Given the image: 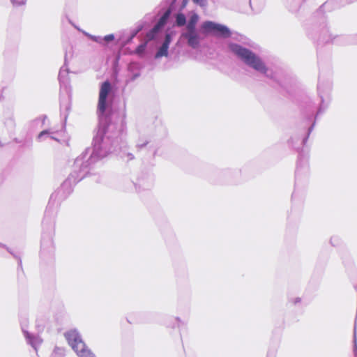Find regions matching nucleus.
I'll use <instances>...</instances> for the list:
<instances>
[{"instance_id":"nucleus-5","label":"nucleus","mask_w":357,"mask_h":357,"mask_svg":"<svg viewBox=\"0 0 357 357\" xmlns=\"http://www.w3.org/2000/svg\"><path fill=\"white\" fill-rule=\"evenodd\" d=\"M124 125L121 123L120 125L115 123V127L106 128L107 134L102 136L106 144L100 142L102 147L107 146L110 151L108 152L102 158L107 156L109 153H116L123 160L127 162L135 158L133 154L128 151L127 143L124 140L126 134L124 133Z\"/></svg>"},{"instance_id":"nucleus-8","label":"nucleus","mask_w":357,"mask_h":357,"mask_svg":"<svg viewBox=\"0 0 357 357\" xmlns=\"http://www.w3.org/2000/svg\"><path fill=\"white\" fill-rule=\"evenodd\" d=\"M204 33H211L216 37L228 38L231 36V31L227 26L212 21H205L202 24Z\"/></svg>"},{"instance_id":"nucleus-25","label":"nucleus","mask_w":357,"mask_h":357,"mask_svg":"<svg viewBox=\"0 0 357 357\" xmlns=\"http://www.w3.org/2000/svg\"><path fill=\"white\" fill-rule=\"evenodd\" d=\"M147 47V42H144L139 44L135 50V54H137L140 57H143L144 56L146 49Z\"/></svg>"},{"instance_id":"nucleus-38","label":"nucleus","mask_w":357,"mask_h":357,"mask_svg":"<svg viewBox=\"0 0 357 357\" xmlns=\"http://www.w3.org/2000/svg\"><path fill=\"white\" fill-rule=\"evenodd\" d=\"M330 241L333 246H336L339 243V238L337 236H333L331 238Z\"/></svg>"},{"instance_id":"nucleus-22","label":"nucleus","mask_w":357,"mask_h":357,"mask_svg":"<svg viewBox=\"0 0 357 357\" xmlns=\"http://www.w3.org/2000/svg\"><path fill=\"white\" fill-rule=\"evenodd\" d=\"M0 247L6 248V250L9 253H10L15 258L17 259V260H18L17 270L18 271L20 269L22 270V259H21L20 256L19 255L16 254V253H14L10 248H8L6 245L1 243V242H0Z\"/></svg>"},{"instance_id":"nucleus-23","label":"nucleus","mask_w":357,"mask_h":357,"mask_svg":"<svg viewBox=\"0 0 357 357\" xmlns=\"http://www.w3.org/2000/svg\"><path fill=\"white\" fill-rule=\"evenodd\" d=\"M0 247L6 248V250L9 253H10L15 258L17 259V260H18L17 270L18 271L20 269L22 270V259H21L20 256L19 255L16 254V253H14L10 248H8L6 245L1 243V242H0Z\"/></svg>"},{"instance_id":"nucleus-7","label":"nucleus","mask_w":357,"mask_h":357,"mask_svg":"<svg viewBox=\"0 0 357 357\" xmlns=\"http://www.w3.org/2000/svg\"><path fill=\"white\" fill-rule=\"evenodd\" d=\"M65 337L78 357H95L94 354L86 345L77 330L66 332Z\"/></svg>"},{"instance_id":"nucleus-48","label":"nucleus","mask_w":357,"mask_h":357,"mask_svg":"<svg viewBox=\"0 0 357 357\" xmlns=\"http://www.w3.org/2000/svg\"><path fill=\"white\" fill-rule=\"evenodd\" d=\"M355 1H357V0H354V1H353V3H354V2H355Z\"/></svg>"},{"instance_id":"nucleus-37","label":"nucleus","mask_w":357,"mask_h":357,"mask_svg":"<svg viewBox=\"0 0 357 357\" xmlns=\"http://www.w3.org/2000/svg\"><path fill=\"white\" fill-rule=\"evenodd\" d=\"M175 320L177 322V327L181 328V326H185L186 325V322L182 321L179 317H175Z\"/></svg>"},{"instance_id":"nucleus-10","label":"nucleus","mask_w":357,"mask_h":357,"mask_svg":"<svg viewBox=\"0 0 357 357\" xmlns=\"http://www.w3.org/2000/svg\"><path fill=\"white\" fill-rule=\"evenodd\" d=\"M181 38L185 39L188 45L192 49H197L200 46L201 36L197 30H186L181 33Z\"/></svg>"},{"instance_id":"nucleus-20","label":"nucleus","mask_w":357,"mask_h":357,"mask_svg":"<svg viewBox=\"0 0 357 357\" xmlns=\"http://www.w3.org/2000/svg\"><path fill=\"white\" fill-rule=\"evenodd\" d=\"M50 138L53 140L59 142V139L54 136V132H50L49 130H44L40 132L38 136L39 140H43L45 138Z\"/></svg>"},{"instance_id":"nucleus-24","label":"nucleus","mask_w":357,"mask_h":357,"mask_svg":"<svg viewBox=\"0 0 357 357\" xmlns=\"http://www.w3.org/2000/svg\"><path fill=\"white\" fill-rule=\"evenodd\" d=\"M149 143V140L148 138L139 137L136 142L135 147L138 151H140L144 147H146Z\"/></svg>"},{"instance_id":"nucleus-40","label":"nucleus","mask_w":357,"mask_h":357,"mask_svg":"<svg viewBox=\"0 0 357 357\" xmlns=\"http://www.w3.org/2000/svg\"><path fill=\"white\" fill-rule=\"evenodd\" d=\"M290 301L294 304V305H297L298 303H300L301 302V298H299V297H296L295 298H291L290 300Z\"/></svg>"},{"instance_id":"nucleus-35","label":"nucleus","mask_w":357,"mask_h":357,"mask_svg":"<svg viewBox=\"0 0 357 357\" xmlns=\"http://www.w3.org/2000/svg\"><path fill=\"white\" fill-rule=\"evenodd\" d=\"M144 26H145V22H139L137 24L136 27L134 29H132V30L134 31H136V33L138 34V33H139L144 29Z\"/></svg>"},{"instance_id":"nucleus-14","label":"nucleus","mask_w":357,"mask_h":357,"mask_svg":"<svg viewBox=\"0 0 357 357\" xmlns=\"http://www.w3.org/2000/svg\"><path fill=\"white\" fill-rule=\"evenodd\" d=\"M3 123L8 130H12L15 128V123L13 119V113L10 109H7L3 112Z\"/></svg>"},{"instance_id":"nucleus-41","label":"nucleus","mask_w":357,"mask_h":357,"mask_svg":"<svg viewBox=\"0 0 357 357\" xmlns=\"http://www.w3.org/2000/svg\"><path fill=\"white\" fill-rule=\"evenodd\" d=\"M195 3L199 4L201 6H204L206 5V0H193Z\"/></svg>"},{"instance_id":"nucleus-28","label":"nucleus","mask_w":357,"mask_h":357,"mask_svg":"<svg viewBox=\"0 0 357 357\" xmlns=\"http://www.w3.org/2000/svg\"><path fill=\"white\" fill-rule=\"evenodd\" d=\"M65 349L61 347H56L51 354L50 357H64Z\"/></svg>"},{"instance_id":"nucleus-44","label":"nucleus","mask_w":357,"mask_h":357,"mask_svg":"<svg viewBox=\"0 0 357 357\" xmlns=\"http://www.w3.org/2000/svg\"><path fill=\"white\" fill-rule=\"evenodd\" d=\"M83 33L86 36L88 37V38H89V36H92L91 34L86 32V31H83Z\"/></svg>"},{"instance_id":"nucleus-1","label":"nucleus","mask_w":357,"mask_h":357,"mask_svg":"<svg viewBox=\"0 0 357 357\" xmlns=\"http://www.w3.org/2000/svg\"><path fill=\"white\" fill-rule=\"evenodd\" d=\"M98 141L92 142V146L88 147L74 162L73 170L69 176L62 183L60 188L52 193L45 211L43 220V233L40 243V257L52 259L54 252L53 236L54 234V211L52 208L56 200L65 199L73 191V185L85 178L93 165L102 159L110 151L107 146L102 147Z\"/></svg>"},{"instance_id":"nucleus-15","label":"nucleus","mask_w":357,"mask_h":357,"mask_svg":"<svg viewBox=\"0 0 357 357\" xmlns=\"http://www.w3.org/2000/svg\"><path fill=\"white\" fill-rule=\"evenodd\" d=\"M142 65L138 62H131L128 65V70L131 73L130 79L134 81L140 76Z\"/></svg>"},{"instance_id":"nucleus-18","label":"nucleus","mask_w":357,"mask_h":357,"mask_svg":"<svg viewBox=\"0 0 357 357\" xmlns=\"http://www.w3.org/2000/svg\"><path fill=\"white\" fill-rule=\"evenodd\" d=\"M70 109V105L69 102V100L67 99L65 102L62 100L60 103V110L61 115L64 116V120L66 121V119L68 115V111Z\"/></svg>"},{"instance_id":"nucleus-9","label":"nucleus","mask_w":357,"mask_h":357,"mask_svg":"<svg viewBox=\"0 0 357 357\" xmlns=\"http://www.w3.org/2000/svg\"><path fill=\"white\" fill-rule=\"evenodd\" d=\"M154 183V176L151 173L146 172L142 174L137 178V182H132V185L135 188L137 192L141 190H150Z\"/></svg>"},{"instance_id":"nucleus-3","label":"nucleus","mask_w":357,"mask_h":357,"mask_svg":"<svg viewBox=\"0 0 357 357\" xmlns=\"http://www.w3.org/2000/svg\"><path fill=\"white\" fill-rule=\"evenodd\" d=\"M354 0H327L313 13L305 24L307 36L317 43V46L329 44L331 33L328 24L326 12H332L348 4Z\"/></svg>"},{"instance_id":"nucleus-6","label":"nucleus","mask_w":357,"mask_h":357,"mask_svg":"<svg viewBox=\"0 0 357 357\" xmlns=\"http://www.w3.org/2000/svg\"><path fill=\"white\" fill-rule=\"evenodd\" d=\"M112 91L111 83L106 80L101 84L99 99L98 104V127L96 135L93 137V142L98 141L97 143L100 144V142L105 143L107 142L104 141L102 136L104 134H107L106 128H114L115 123L111 121V115L107 112V109L109 107L107 102V97Z\"/></svg>"},{"instance_id":"nucleus-12","label":"nucleus","mask_w":357,"mask_h":357,"mask_svg":"<svg viewBox=\"0 0 357 357\" xmlns=\"http://www.w3.org/2000/svg\"><path fill=\"white\" fill-rule=\"evenodd\" d=\"M22 330L27 344L31 345L36 351H37L38 347L42 343V340L39 337L38 335H35L32 333H30L27 330L24 328L23 326H22Z\"/></svg>"},{"instance_id":"nucleus-47","label":"nucleus","mask_w":357,"mask_h":357,"mask_svg":"<svg viewBox=\"0 0 357 357\" xmlns=\"http://www.w3.org/2000/svg\"><path fill=\"white\" fill-rule=\"evenodd\" d=\"M5 145V144H3L1 142H0V146H3Z\"/></svg>"},{"instance_id":"nucleus-34","label":"nucleus","mask_w":357,"mask_h":357,"mask_svg":"<svg viewBox=\"0 0 357 357\" xmlns=\"http://www.w3.org/2000/svg\"><path fill=\"white\" fill-rule=\"evenodd\" d=\"M89 39L93 40V42H96L101 45H102V37L99 36H89Z\"/></svg>"},{"instance_id":"nucleus-17","label":"nucleus","mask_w":357,"mask_h":357,"mask_svg":"<svg viewBox=\"0 0 357 357\" xmlns=\"http://www.w3.org/2000/svg\"><path fill=\"white\" fill-rule=\"evenodd\" d=\"M305 0H287V6L291 12H296Z\"/></svg>"},{"instance_id":"nucleus-11","label":"nucleus","mask_w":357,"mask_h":357,"mask_svg":"<svg viewBox=\"0 0 357 357\" xmlns=\"http://www.w3.org/2000/svg\"><path fill=\"white\" fill-rule=\"evenodd\" d=\"M329 43L337 45H357V33L354 35H333Z\"/></svg>"},{"instance_id":"nucleus-2","label":"nucleus","mask_w":357,"mask_h":357,"mask_svg":"<svg viewBox=\"0 0 357 357\" xmlns=\"http://www.w3.org/2000/svg\"><path fill=\"white\" fill-rule=\"evenodd\" d=\"M317 55L319 65L317 91L321 100L320 105L313 121L312 116L306 119V122L310 125L300 128L296 132L294 133L288 140L289 146L298 153L295 172V189L291 195L293 200L297 197L300 186H301L303 183H306L308 178V155L307 153H304L303 146L306 144L310 133L314 128L317 117L322 114L326 110L331 101L333 71L330 62V56L327 61H324L320 50H318Z\"/></svg>"},{"instance_id":"nucleus-42","label":"nucleus","mask_w":357,"mask_h":357,"mask_svg":"<svg viewBox=\"0 0 357 357\" xmlns=\"http://www.w3.org/2000/svg\"><path fill=\"white\" fill-rule=\"evenodd\" d=\"M188 2V0H183L182 1V3L181 6V10L183 9L186 6Z\"/></svg>"},{"instance_id":"nucleus-32","label":"nucleus","mask_w":357,"mask_h":357,"mask_svg":"<svg viewBox=\"0 0 357 357\" xmlns=\"http://www.w3.org/2000/svg\"><path fill=\"white\" fill-rule=\"evenodd\" d=\"M158 34L152 28L146 33V38L148 40H153L156 38Z\"/></svg>"},{"instance_id":"nucleus-21","label":"nucleus","mask_w":357,"mask_h":357,"mask_svg":"<svg viewBox=\"0 0 357 357\" xmlns=\"http://www.w3.org/2000/svg\"><path fill=\"white\" fill-rule=\"evenodd\" d=\"M186 17L183 13H178L175 15V25L181 27L186 26Z\"/></svg>"},{"instance_id":"nucleus-27","label":"nucleus","mask_w":357,"mask_h":357,"mask_svg":"<svg viewBox=\"0 0 357 357\" xmlns=\"http://www.w3.org/2000/svg\"><path fill=\"white\" fill-rule=\"evenodd\" d=\"M238 172L237 170H234L231 169H225L221 170L220 172V176L222 177L226 178H231L234 174H237Z\"/></svg>"},{"instance_id":"nucleus-13","label":"nucleus","mask_w":357,"mask_h":357,"mask_svg":"<svg viewBox=\"0 0 357 357\" xmlns=\"http://www.w3.org/2000/svg\"><path fill=\"white\" fill-rule=\"evenodd\" d=\"M68 73L69 69L68 68V56L67 53L66 52L64 57V64L60 68L58 75V79L61 85L66 86L68 84Z\"/></svg>"},{"instance_id":"nucleus-36","label":"nucleus","mask_w":357,"mask_h":357,"mask_svg":"<svg viewBox=\"0 0 357 357\" xmlns=\"http://www.w3.org/2000/svg\"><path fill=\"white\" fill-rule=\"evenodd\" d=\"M137 35V33H136V31H134L133 30H132L130 35L128 38L126 43V44L130 43Z\"/></svg>"},{"instance_id":"nucleus-43","label":"nucleus","mask_w":357,"mask_h":357,"mask_svg":"<svg viewBox=\"0 0 357 357\" xmlns=\"http://www.w3.org/2000/svg\"><path fill=\"white\" fill-rule=\"evenodd\" d=\"M83 33L86 36L88 37V38H89V36H92L91 34L86 32V31H83Z\"/></svg>"},{"instance_id":"nucleus-31","label":"nucleus","mask_w":357,"mask_h":357,"mask_svg":"<svg viewBox=\"0 0 357 357\" xmlns=\"http://www.w3.org/2000/svg\"><path fill=\"white\" fill-rule=\"evenodd\" d=\"M278 344L271 347L267 352L266 357H276Z\"/></svg>"},{"instance_id":"nucleus-26","label":"nucleus","mask_w":357,"mask_h":357,"mask_svg":"<svg viewBox=\"0 0 357 357\" xmlns=\"http://www.w3.org/2000/svg\"><path fill=\"white\" fill-rule=\"evenodd\" d=\"M170 11L165 12L158 20V21L156 22L158 25L160 26V27L164 28L165 24H167L169 17Z\"/></svg>"},{"instance_id":"nucleus-39","label":"nucleus","mask_w":357,"mask_h":357,"mask_svg":"<svg viewBox=\"0 0 357 357\" xmlns=\"http://www.w3.org/2000/svg\"><path fill=\"white\" fill-rule=\"evenodd\" d=\"M163 28L160 27L157 23L153 26V29L156 31V33H159Z\"/></svg>"},{"instance_id":"nucleus-16","label":"nucleus","mask_w":357,"mask_h":357,"mask_svg":"<svg viewBox=\"0 0 357 357\" xmlns=\"http://www.w3.org/2000/svg\"><path fill=\"white\" fill-rule=\"evenodd\" d=\"M199 20V15L196 13H193L188 20L186 22V30H197L196 25Z\"/></svg>"},{"instance_id":"nucleus-4","label":"nucleus","mask_w":357,"mask_h":357,"mask_svg":"<svg viewBox=\"0 0 357 357\" xmlns=\"http://www.w3.org/2000/svg\"><path fill=\"white\" fill-rule=\"evenodd\" d=\"M228 47L229 51L241 59L246 66L256 72L265 75L266 77L274 79L281 88L287 91L285 86L280 82L275 79L273 72L268 69L261 58L256 53L238 43H230L228 44Z\"/></svg>"},{"instance_id":"nucleus-45","label":"nucleus","mask_w":357,"mask_h":357,"mask_svg":"<svg viewBox=\"0 0 357 357\" xmlns=\"http://www.w3.org/2000/svg\"><path fill=\"white\" fill-rule=\"evenodd\" d=\"M176 0H172L171 4H170V7H173L174 4L176 3Z\"/></svg>"},{"instance_id":"nucleus-19","label":"nucleus","mask_w":357,"mask_h":357,"mask_svg":"<svg viewBox=\"0 0 357 357\" xmlns=\"http://www.w3.org/2000/svg\"><path fill=\"white\" fill-rule=\"evenodd\" d=\"M169 47L167 46H165L163 45H161L160 47L158 49L156 53L154 55V58L155 59H158L160 58H162L163 56L167 57L169 56Z\"/></svg>"},{"instance_id":"nucleus-33","label":"nucleus","mask_w":357,"mask_h":357,"mask_svg":"<svg viewBox=\"0 0 357 357\" xmlns=\"http://www.w3.org/2000/svg\"><path fill=\"white\" fill-rule=\"evenodd\" d=\"M12 4L15 7L22 6L26 4V0H10Z\"/></svg>"},{"instance_id":"nucleus-29","label":"nucleus","mask_w":357,"mask_h":357,"mask_svg":"<svg viewBox=\"0 0 357 357\" xmlns=\"http://www.w3.org/2000/svg\"><path fill=\"white\" fill-rule=\"evenodd\" d=\"M114 39H115V36L113 33L108 34L107 36H105L104 37H102V46H106L109 43L114 41Z\"/></svg>"},{"instance_id":"nucleus-46","label":"nucleus","mask_w":357,"mask_h":357,"mask_svg":"<svg viewBox=\"0 0 357 357\" xmlns=\"http://www.w3.org/2000/svg\"><path fill=\"white\" fill-rule=\"evenodd\" d=\"M14 141H15L16 143H19V142H20V141H19L17 138H15V139H14Z\"/></svg>"},{"instance_id":"nucleus-30","label":"nucleus","mask_w":357,"mask_h":357,"mask_svg":"<svg viewBox=\"0 0 357 357\" xmlns=\"http://www.w3.org/2000/svg\"><path fill=\"white\" fill-rule=\"evenodd\" d=\"M172 40V32L167 31L165 33V38H164V40H163L162 45L169 47Z\"/></svg>"}]
</instances>
